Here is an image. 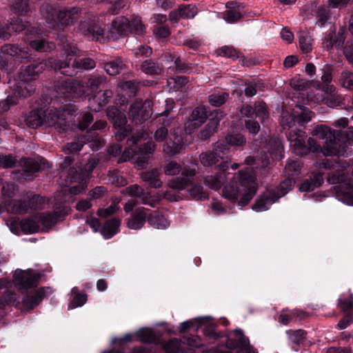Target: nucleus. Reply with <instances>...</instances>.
Here are the masks:
<instances>
[{
  "label": "nucleus",
  "instance_id": "nucleus-1",
  "mask_svg": "<svg viewBox=\"0 0 353 353\" xmlns=\"http://www.w3.org/2000/svg\"><path fill=\"white\" fill-rule=\"evenodd\" d=\"M312 134L316 139L323 140L322 148L317 144L313 138L307 139V146L305 144V132L301 130H292L288 134L290 147L299 155L307 154L310 150L313 152L321 151L325 156H347L350 143L336 138V131L330 128L321 125L312 130Z\"/></svg>",
  "mask_w": 353,
  "mask_h": 353
},
{
  "label": "nucleus",
  "instance_id": "nucleus-2",
  "mask_svg": "<svg viewBox=\"0 0 353 353\" xmlns=\"http://www.w3.org/2000/svg\"><path fill=\"white\" fill-rule=\"evenodd\" d=\"M39 277L40 274L32 270H16L13 272L12 283L21 291V299L8 290L12 286L10 281L6 279H0V290H6L0 300V310L6 305L19 306L22 310H30L39 305L46 295V289L39 288L26 294H24L23 290L33 287Z\"/></svg>",
  "mask_w": 353,
  "mask_h": 353
},
{
  "label": "nucleus",
  "instance_id": "nucleus-3",
  "mask_svg": "<svg viewBox=\"0 0 353 353\" xmlns=\"http://www.w3.org/2000/svg\"><path fill=\"white\" fill-rule=\"evenodd\" d=\"M234 180H230L223 190L224 197L231 201H235L239 198V205L241 207L247 205L255 194L257 185L252 169L247 168L239 172Z\"/></svg>",
  "mask_w": 353,
  "mask_h": 353
},
{
  "label": "nucleus",
  "instance_id": "nucleus-4",
  "mask_svg": "<svg viewBox=\"0 0 353 353\" xmlns=\"http://www.w3.org/2000/svg\"><path fill=\"white\" fill-rule=\"evenodd\" d=\"M110 30L105 32L95 20L89 19L80 23L79 29L86 37L103 41L105 40H115L118 35H122L130 28V21L124 17H119L112 20L110 25Z\"/></svg>",
  "mask_w": 353,
  "mask_h": 353
},
{
  "label": "nucleus",
  "instance_id": "nucleus-5",
  "mask_svg": "<svg viewBox=\"0 0 353 353\" xmlns=\"http://www.w3.org/2000/svg\"><path fill=\"white\" fill-rule=\"evenodd\" d=\"M63 54L58 59L59 63L54 64V70L67 76H72L74 71L90 70L95 67V62L90 58L77 59V48L67 43L63 45Z\"/></svg>",
  "mask_w": 353,
  "mask_h": 353
},
{
  "label": "nucleus",
  "instance_id": "nucleus-6",
  "mask_svg": "<svg viewBox=\"0 0 353 353\" xmlns=\"http://www.w3.org/2000/svg\"><path fill=\"white\" fill-rule=\"evenodd\" d=\"M68 213V210L59 205L53 214L50 212L37 213L34 216L21 221V231L26 234L43 232L48 230L57 219Z\"/></svg>",
  "mask_w": 353,
  "mask_h": 353
},
{
  "label": "nucleus",
  "instance_id": "nucleus-7",
  "mask_svg": "<svg viewBox=\"0 0 353 353\" xmlns=\"http://www.w3.org/2000/svg\"><path fill=\"white\" fill-rule=\"evenodd\" d=\"M96 164V161L92 159L86 163L84 171L81 170V172H79L76 170H70L68 174V178L71 183H74L75 184L63 188L61 190L57 193L56 199L60 202L66 201L68 199L66 193L69 192L72 194H78L83 192L85 189L87 181L95 168Z\"/></svg>",
  "mask_w": 353,
  "mask_h": 353
},
{
  "label": "nucleus",
  "instance_id": "nucleus-8",
  "mask_svg": "<svg viewBox=\"0 0 353 353\" xmlns=\"http://www.w3.org/2000/svg\"><path fill=\"white\" fill-rule=\"evenodd\" d=\"M105 77L99 76L89 78L85 81H80L81 85H83L82 89L85 91L82 96L88 97L94 94L92 97L89 98L88 105L89 108L93 111H99L108 103L109 99L112 96L110 90H105L102 93L101 92H97L99 86L105 83Z\"/></svg>",
  "mask_w": 353,
  "mask_h": 353
},
{
  "label": "nucleus",
  "instance_id": "nucleus-9",
  "mask_svg": "<svg viewBox=\"0 0 353 353\" xmlns=\"http://www.w3.org/2000/svg\"><path fill=\"white\" fill-rule=\"evenodd\" d=\"M76 110L77 108L75 105L70 103L43 110L44 125L54 127L60 131L65 130L68 117L72 115Z\"/></svg>",
  "mask_w": 353,
  "mask_h": 353
},
{
  "label": "nucleus",
  "instance_id": "nucleus-10",
  "mask_svg": "<svg viewBox=\"0 0 353 353\" xmlns=\"http://www.w3.org/2000/svg\"><path fill=\"white\" fill-rule=\"evenodd\" d=\"M163 170L165 174L169 176L181 174V176L176 179L170 180L168 183V185L170 188L179 191L185 189L190 182V178L196 174L195 169L182 168L179 164L174 161L168 162L164 165Z\"/></svg>",
  "mask_w": 353,
  "mask_h": 353
},
{
  "label": "nucleus",
  "instance_id": "nucleus-11",
  "mask_svg": "<svg viewBox=\"0 0 353 353\" xmlns=\"http://www.w3.org/2000/svg\"><path fill=\"white\" fill-rule=\"evenodd\" d=\"M8 84L12 95L0 101V112H7L19 99L26 98L33 92V87L30 84L23 81H18L15 78L10 79Z\"/></svg>",
  "mask_w": 353,
  "mask_h": 353
},
{
  "label": "nucleus",
  "instance_id": "nucleus-12",
  "mask_svg": "<svg viewBox=\"0 0 353 353\" xmlns=\"http://www.w3.org/2000/svg\"><path fill=\"white\" fill-rule=\"evenodd\" d=\"M154 138L157 141H165L163 151L170 155H174L179 152L182 148V140L178 133L168 134V130L165 127H161L156 130Z\"/></svg>",
  "mask_w": 353,
  "mask_h": 353
},
{
  "label": "nucleus",
  "instance_id": "nucleus-13",
  "mask_svg": "<svg viewBox=\"0 0 353 353\" xmlns=\"http://www.w3.org/2000/svg\"><path fill=\"white\" fill-rule=\"evenodd\" d=\"M26 199L29 200L28 205L26 203L25 200H13L8 204L7 210L16 214H23L32 210L43 209L46 205L45 199L39 196L27 194Z\"/></svg>",
  "mask_w": 353,
  "mask_h": 353
},
{
  "label": "nucleus",
  "instance_id": "nucleus-14",
  "mask_svg": "<svg viewBox=\"0 0 353 353\" xmlns=\"http://www.w3.org/2000/svg\"><path fill=\"white\" fill-rule=\"evenodd\" d=\"M107 116L112 122L116 130L114 136L118 141L123 140L130 132V128L126 125L127 119L125 115L121 110L116 107H111L108 109Z\"/></svg>",
  "mask_w": 353,
  "mask_h": 353
},
{
  "label": "nucleus",
  "instance_id": "nucleus-15",
  "mask_svg": "<svg viewBox=\"0 0 353 353\" xmlns=\"http://www.w3.org/2000/svg\"><path fill=\"white\" fill-rule=\"evenodd\" d=\"M83 87L80 81H72L68 79L57 81L54 85L55 91L58 94L72 100L82 97V94L85 92L83 89H81Z\"/></svg>",
  "mask_w": 353,
  "mask_h": 353
},
{
  "label": "nucleus",
  "instance_id": "nucleus-16",
  "mask_svg": "<svg viewBox=\"0 0 353 353\" xmlns=\"http://www.w3.org/2000/svg\"><path fill=\"white\" fill-rule=\"evenodd\" d=\"M59 63L58 59L50 58L46 61L35 62L30 64L25 69L23 74H19L15 78L18 81H23L30 84L34 90V86L31 82H29L30 79H33L35 76L41 73L46 67H50L54 70V64Z\"/></svg>",
  "mask_w": 353,
  "mask_h": 353
},
{
  "label": "nucleus",
  "instance_id": "nucleus-17",
  "mask_svg": "<svg viewBox=\"0 0 353 353\" xmlns=\"http://www.w3.org/2000/svg\"><path fill=\"white\" fill-rule=\"evenodd\" d=\"M332 180V183L336 182L343 184L345 187L343 192L337 194V199L346 205H353V181L347 178L344 170H340L334 174Z\"/></svg>",
  "mask_w": 353,
  "mask_h": 353
},
{
  "label": "nucleus",
  "instance_id": "nucleus-18",
  "mask_svg": "<svg viewBox=\"0 0 353 353\" xmlns=\"http://www.w3.org/2000/svg\"><path fill=\"white\" fill-rule=\"evenodd\" d=\"M226 346L230 350L236 349L237 353H256V350L250 346L249 339L239 329L234 331V339H229L226 342Z\"/></svg>",
  "mask_w": 353,
  "mask_h": 353
},
{
  "label": "nucleus",
  "instance_id": "nucleus-19",
  "mask_svg": "<svg viewBox=\"0 0 353 353\" xmlns=\"http://www.w3.org/2000/svg\"><path fill=\"white\" fill-rule=\"evenodd\" d=\"M125 191L129 196L133 198V199L128 201L124 206V210L126 212H129L132 210L136 204L135 200L143 204L148 203V200L150 197L149 194L139 185H131L127 188Z\"/></svg>",
  "mask_w": 353,
  "mask_h": 353
},
{
  "label": "nucleus",
  "instance_id": "nucleus-20",
  "mask_svg": "<svg viewBox=\"0 0 353 353\" xmlns=\"http://www.w3.org/2000/svg\"><path fill=\"white\" fill-rule=\"evenodd\" d=\"M28 54V52L25 49L14 45H6L0 51V66L5 68L7 65V62L9 61V57L25 59Z\"/></svg>",
  "mask_w": 353,
  "mask_h": 353
},
{
  "label": "nucleus",
  "instance_id": "nucleus-21",
  "mask_svg": "<svg viewBox=\"0 0 353 353\" xmlns=\"http://www.w3.org/2000/svg\"><path fill=\"white\" fill-rule=\"evenodd\" d=\"M150 103H148V109L146 103H143L140 100H136L132 103L130 108L129 116L132 121L135 123L142 122L149 118L152 114L151 111L149 110Z\"/></svg>",
  "mask_w": 353,
  "mask_h": 353
},
{
  "label": "nucleus",
  "instance_id": "nucleus-22",
  "mask_svg": "<svg viewBox=\"0 0 353 353\" xmlns=\"http://www.w3.org/2000/svg\"><path fill=\"white\" fill-rule=\"evenodd\" d=\"M74 12V10L59 11L56 12V19L52 14L46 17V21L50 27L61 28L72 22Z\"/></svg>",
  "mask_w": 353,
  "mask_h": 353
},
{
  "label": "nucleus",
  "instance_id": "nucleus-23",
  "mask_svg": "<svg viewBox=\"0 0 353 353\" xmlns=\"http://www.w3.org/2000/svg\"><path fill=\"white\" fill-rule=\"evenodd\" d=\"M28 35L27 41L29 42L31 48L37 51L47 52L54 48L53 43L46 42L44 39L40 38V33L38 30L32 28L28 30Z\"/></svg>",
  "mask_w": 353,
  "mask_h": 353
},
{
  "label": "nucleus",
  "instance_id": "nucleus-24",
  "mask_svg": "<svg viewBox=\"0 0 353 353\" xmlns=\"http://www.w3.org/2000/svg\"><path fill=\"white\" fill-rule=\"evenodd\" d=\"M225 150H228L227 145L222 142H218L212 152L202 153L200 155L201 163L204 166H211L216 163L219 159H223L221 154H223Z\"/></svg>",
  "mask_w": 353,
  "mask_h": 353
},
{
  "label": "nucleus",
  "instance_id": "nucleus-25",
  "mask_svg": "<svg viewBox=\"0 0 353 353\" xmlns=\"http://www.w3.org/2000/svg\"><path fill=\"white\" fill-rule=\"evenodd\" d=\"M276 201L274 196V192L268 190L258 197L254 205L252 206V210L257 212L265 211Z\"/></svg>",
  "mask_w": 353,
  "mask_h": 353
},
{
  "label": "nucleus",
  "instance_id": "nucleus-26",
  "mask_svg": "<svg viewBox=\"0 0 353 353\" xmlns=\"http://www.w3.org/2000/svg\"><path fill=\"white\" fill-rule=\"evenodd\" d=\"M147 217L145 208H139L128 219L127 226L131 230H139L143 226Z\"/></svg>",
  "mask_w": 353,
  "mask_h": 353
},
{
  "label": "nucleus",
  "instance_id": "nucleus-27",
  "mask_svg": "<svg viewBox=\"0 0 353 353\" xmlns=\"http://www.w3.org/2000/svg\"><path fill=\"white\" fill-rule=\"evenodd\" d=\"M207 116V111L204 108H196L190 115L188 128H196L199 127L205 121Z\"/></svg>",
  "mask_w": 353,
  "mask_h": 353
},
{
  "label": "nucleus",
  "instance_id": "nucleus-28",
  "mask_svg": "<svg viewBox=\"0 0 353 353\" xmlns=\"http://www.w3.org/2000/svg\"><path fill=\"white\" fill-rule=\"evenodd\" d=\"M345 30L343 28L339 30L337 37H336L334 32H331L323 39V46L326 48H332L334 46H341L345 41Z\"/></svg>",
  "mask_w": 353,
  "mask_h": 353
},
{
  "label": "nucleus",
  "instance_id": "nucleus-29",
  "mask_svg": "<svg viewBox=\"0 0 353 353\" xmlns=\"http://www.w3.org/2000/svg\"><path fill=\"white\" fill-rule=\"evenodd\" d=\"M323 181L322 174L320 173H314L313 177L303 182L299 190L301 192H311L315 188L319 187Z\"/></svg>",
  "mask_w": 353,
  "mask_h": 353
},
{
  "label": "nucleus",
  "instance_id": "nucleus-30",
  "mask_svg": "<svg viewBox=\"0 0 353 353\" xmlns=\"http://www.w3.org/2000/svg\"><path fill=\"white\" fill-rule=\"evenodd\" d=\"M141 179L151 188H158L162 185V181L159 179V172L157 169L143 172Z\"/></svg>",
  "mask_w": 353,
  "mask_h": 353
},
{
  "label": "nucleus",
  "instance_id": "nucleus-31",
  "mask_svg": "<svg viewBox=\"0 0 353 353\" xmlns=\"http://www.w3.org/2000/svg\"><path fill=\"white\" fill-rule=\"evenodd\" d=\"M182 343L185 347V350H182V353H193L195 348L202 345L200 337L194 335L183 337Z\"/></svg>",
  "mask_w": 353,
  "mask_h": 353
},
{
  "label": "nucleus",
  "instance_id": "nucleus-32",
  "mask_svg": "<svg viewBox=\"0 0 353 353\" xmlns=\"http://www.w3.org/2000/svg\"><path fill=\"white\" fill-rule=\"evenodd\" d=\"M120 226V221L113 219L108 221L101 229V234L105 239H110L117 233Z\"/></svg>",
  "mask_w": 353,
  "mask_h": 353
},
{
  "label": "nucleus",
  "instance_id": "nucleus-33",
  "mask_svg": "<svg viewBox=\"0 0 353 353\" xmlns=\"http://www.w3.org/2000/svg\"><path fill=\"white\" fill-rule=\"evenodd\" d=\"M43 110H33L30 112L26 117L25 121L26 124L32 128H37L42 124H44L43 117Z\"/></svg>",
  "mask_w": 353,
  "mask_h": 353
},
{
  "label": "nucleus",
  "instance_id": "nucleus-34",
  "mask_svg": "<svg viewBox=\"0 0 353 353\" xmlns=\"http://www.w3.org/2000/svg\"><path fill=\"white\" fill-rule=\"evenodd\" d=\"M236 3L232 2L227 3L226 8L228 10L225 12L223 19L230 23H233L241 18V13L239 8H236Z\"/></svg>",
  "mask_w": 353,
  "mask_h": 353
},
{
  "label": "nucleus",
  "instance_id": "nucleus-35",
  "mask_svg": "<svg viewBox=\"0 0 353 353\" xmlns=\"http://www.w3.org/2000/svg\"><path fill=\"white\" fill-rule=\"evenodd\" d=\"M149 223L157 229H165L170 225V222L162 214L154 213L148 216Z\"/></svg>",
  "mask_w": 353,
  "mask_h": 353
},
{
  "label": "nucleus",
  "instance_id": "nucleus-36",
  "mask_svg": "<svg viewBox=\"0 0 353 353\" xmlns=\"http://www.w3.org/2000/svg\"><path fill=\"white\" fill-rule=\"evenodd\" d=\"M269 145L270 156L276 160H281L283 157V148L281 141L279 139L271 140Z\"/></svg>",
  "mask_w": 353,
  "mask_h": 353
},
{
  "label": "nucleus",
  "instance_id": "nucleus-37",
  "mask_svg": "<svg viewBox=\"0 0 353 353\" xmlns=\"http://www.w3.org/2000/svg\"><path fill=\"white\" fill-rule=\"evenodd\" d=\"M225 178L223 173L216 175L208 176L205 179V183L208 188L213 190H218L221 187L222 183Z\"/></svg>",
  "mask_w": 353,
  "mask_h": 353
},
{
  "label": "nucleus",
  "instance_id": "nucleus-38",
  "mask_svg": "<svg viewBox=\"0 0 353 353\" xmlns=\"http://www.w3.org/2000/svg\"><path fill=\"white\" fill-rule=\"evenodd\" d=\"M137 339L141 342L152 343L156 339L153 330L150 328H143L134 334Z\"/></svg>",
  "mask_w": 353,
  "mask_h": 353
},
{
  "label": "nucleus",
  "instance_id": "nucleus-39",
  "mask_svg": "<svg viewBox=\"0 0 353 353\" xmlns=\"http://www.w3.org/2000/svg\"><path fill=\"white\" fill-rule=\"evenodd\" d=\"M166 353H182V350H185L183 345L182 340L171 339L164 345Z\"/></svg>",
  "mask_w": 353,
  "mask_h": 353
},
{
  "label": "nucleus",
  "instance_id": "nucleus-40",
  "mask_svg": "<svg viewBox=\"0 0 353 353\" xmlns=\"http://www.w3.org/2000/svg\"><path fill=\"white\" fill-rule=\"evenodd\" d=\"M124 64L121 60H115L108 62L104 65V69L110 75H116L123 69Z\"/></svg>",
  "mask_w": 353,
  "mask_h": 353
},
{
  "label": "nucleus",
  "instance_id": "nucleus-41",
  "mask_svg": "<svg viewBox=\"0 0 353 353\" xmlns=\"http://www.w3.org/2000/svg\"><path fill=\"white\" fill-rule=\"evenodd\" d=\"M294 181L292 179H286L281 183L277 193L274 192V196L278 200L280 197L287 194L294 186Z\"/></svg>",
  "mask_w": 353,
  "mask_h": 353
},
{
  "label": "nucleus",
  "instance_id": "nucleus-42",
  "mask_svg": "<svg viewBox=\"0 0 353 353\" xmlns=\"http://www.w3.org/2000/svg\"><path fill=\"white\" fill-rule=\"evenodd\" d=\"M339 83L344 88L353 91V72L350 71H343L341 72Z\"/></svg>",
  "mask_w": 353,
  "mask_h": 353
},
{
  "label": "nucleus",
  "instance_id": "nucleus-43",
  "mask_svg": "<svg viewBox=\"0 0 353 353\" xmlns=\"http://www.w3.org/2000/svg\"><path fill=\"white\" fill-rule=\"evenodd\" d=\"M205 318L198 317L192 320L183 322L179 326V331L181 332H185L189 328H194L198 330L203 323Z\"/></svg>",
  "mask_w": 353,
  "mask_h": 353
},
{
  "label": "nucleus",
  "instance_id": "nucleus-44",
  "mask_svg": "<svg viewBox=\"0 0 353 353\" xmlns=\"http://www.w3.org/2000/svg\"><path fill=\"white\" fill-rule=\"evenodd\" d=\"M182 19H193L198 13V8L196 5L189 4L180 7Z\"/></svg>",
  "mask_w": 353,
  "mask_h": 353
},
{
  "label": "nucleus",
  "instance_id": "nucleus-45",
  "mask_svg": "<svg viewBox=\"0 0 353 353\" xmlns=\"http://www.w3.org/2000/svg\"><path fill=\"white\" fill-rule=\"evenodd\" d=\"M293 112L296 115V121L299 123L308 122L312 119V112L307 108L302 109L298 107V110H294Z\"/></svg>",
  "mask_w": 353,
  "mask_h": 353
},
{
  "label": "nucleus",
  "instance_id": "nucleus-46",
  "mask_svg": "<svg viewBox=\"0 0 353 353\" xmlns=\"http://www.w3.org/2000/svg\"><path fill=\"white\" fill-rule=\"evenodd\" d=\"M141 70L148 74H157L161 71V68L155 63L145 61L141 65Z\"/></svg>",
  "mask_w": 353,
  "mask_h": 353
},
{
  "label": "nucleus",
  "instance_id": "nucleus-47",
  "mask_svg": "<svg viewBox=\"0 0 353 353\" xmlns=\"http://www.w3.org/2000/svg\"><path fill=\"white\" fill-rule=\"evenodd\" d=\"M317 23L319 26H324L330 19V10L325 6H321L317 11Z\"/></svg>",
  "mask_w": 353,
  "mask_h": 353
},
{
  "label": "nucleus",
  "instance_id": "nucleus-48",
  "mask_svg": "<svg viewBox=\"0 0 353 353\" xmlns=\"http://www.w3.org/2000/svg\"><path fill=\"white\" fill-rule=\"evenodd\" d=\"M228 97L225 92L212 94L209 96V102L214 106H220L228 100Z\"/></svg>",
  "mask_w": 353,
  "mask_h": 353
},
{
  "label": "nucleus",
  "instance_id": "nucleus-49",
  "mask_svg": "<svg viewBox=\"0 0 353 353\" xmlns=\"http://www.w3.org/2000/svg\"><path fill=\"white\" fill-rule=\"evenodd\" d=\"M296 122H297L296 115L294 112L292 114H284L281 120L282 128L283 130H290L295 125Z\"/></svg>",
  "mask_w": 353,
  "mask_h": 353
},
{
  "label": "nucleus",
  "instance_id": "nucleus-50",
  "mask_svg": "<svg viewBox=\"0 0 353 353\" xmlns=\"http://www.w3.org/2000/svg\"><path fill=\"white\" fill-rule=\"evenodd\" d=\"M301 168V165L299 162L295 161H289L285 167V172L288 176L296 175L300 173Z\"/></svg>",
  "mask_w": 353,
  "mask_h": 353
},
{
  "label": "nucleus",
  "instance_id": "nucleus-51",
  "mask_svg": "<svg viewBox=\"0 0 353 353\" xmlns=\"http://www.w3.org/2000/svg\"><path fill=\"white\" fill-rule=\"evenodd\" d=\"M218 121L216 120L210 121L205 126V129L200 133L202 139H205L211 136L217 129Z\"/></svg>",
  "mask_w": 353,
  "mask_h": 353
},
{
  "label": "nucleus",
  "instance_id": "nucleus-52",
  "mask_svg": "<svg viewBox=\"0 0 353 353\" xmlns=\"http://www.w3.org/2000/svg\"><path fill=\"white\" fill-rule=\"evenodd\" d=\"M225 143L231 146H240L245 143V138L241 134H231L225 137Z\"/></svg>",
  "mask_w": 353,
  "mask_h": 353
},
{
  "label": "nucleus",
  "instance_id": "nucleus-53",
  "mask_svg": "<svg viewBox=\"0 0 353 353\" xmlns=\"http://www.w3.org/2000/svg\"><path fill=\"white\" fill-rule=\"evenodd\" d=\"M23 170L26 172H34L39 171L41 166L34 160L30 159H26L22 161Z\"/></svg>",
  "mask_w": 353,
  "mask_h": 353
},
{
  "label": "nucleus",
  "instance_id": "nucleus-54",
  "mask_svg": "<svg viewBox=\"0 0 353 353\" xmlns=\"http://www.w3.org/2000/svg\"><path fill=\"white\" fill-rule=\"evenodd\" d=\"M245 163L248 165H256L257 168H265L269 163L267 157H249L245 159Z\"/></svg>",
  "mask_w": 353,
  "mask_h": 353
},
{
  "label": "nucleus",
  "instance_id": "nucleus-55",
  "mask_svg": "<svg viewBox=\"0 0 353 353\" xmlns=\"http://www.w3.org/2000/svg\"><path fill=\"white\" fill-rule=\"evenodd\" d=\"M130 28L137 34H143L145 30V26L142 23L141 18L139 17H134L130 21Z\"/></svg>",
  "mask_w": 353,
  "mask_h": 353
},
{
  "label": "nucleus",
  "instance_id": "nucleus-56",
  "mask_svg": "<svg viewBox=\"0 0 353 353\" xmlns=\"http://www.w3.org/2000/svg\"><path fill=\"white\" fill-rule=\"evenodd\" d=\"M216 53L218 54V55L225 57L233 59L238 57L237 51L230 46H223L222 48L216 50Z\"/></svg>",
  "mask_w": 353,
  "mask_h": 353
},
{
  "label": "nucleus",
  "instance_id": "nucleus-57",
  "mask_svg": "<svg viewBox=\"0 0 353 353\" xmlns=\"http://www.w3.org/2000/svg\"><path fill=\"white\" fill-rule=\"evenodd\" d=\"M287 334L290 340L295 344H299L305 336V332L302 330H290L287 332Z\"/></svg>",
  "mask_w": 353,
  "mask_h": 353
},
{
  "label": "nucleus",
  "instance_id": "nucleus-58",
  "mask_svg": "<svg viewBox=\"0 0 353 353\" xmlns=\"http://www.w3.org/2000/svg\"><path fill=\"white\" fill-rule=\"evenodd\" d=\"M77 291V288L72 289V292L76 294L72 303L73 307H81L86 302V295L85 294H79Z\"/></svg>",
  "mask_w": 353,
  "mask_h": 353
},
{
  "label": "nucleus",
  "instance_id": "nucleus-59",
  "mask_svg": "<svg viewBox=\"0 0 353 353\" xmlns=\"http://www.w3.org/2000/svg\"><path fill=\"white\" fill-rule=\"evenodd\" d=\"M16 162V159L11 154H0V167L8 168L12 167Z\"/></svg>",
  "mask_w": 353,
  "mask_h": 353
},
{
  "label": "nucleus",
  "instance_id": "nucleus-60",
  "mask_svg": "<svg viewBox=\"0 0 353 353\" xmlns=\"http://www.w3.org/2000/svg\"><path fill=\"white\" fill-rule=\"evenodd\" d=\"M20 223L21 221L17 218H11L6 222V224L9 227L10 231L15 234H19L20 231H21Z\"/></svg>",
  "mask_w": 353,
  "mask_h": 353
},
{
  "label": "nucleus",
  "instance_id": "nucleus-61",
  "mask_svg": "<svg viewBox=\"0 0 353 353\" xmlns=\"http://www.w3.org/2000/svg\"><path fill=\"white\" fill-rule=\"evenodd\" d=\"M254 112L256 117L263 121L268 117V113L266 110V105L265 103H259L255 105Z\"/></svg>",
  "mask_w": 353,
  "mask_h": 353
},
{
  "label": "nucleus",
  "instance_id": "nucleus-62",
  "mask_svg": "<svg viewBox=\"0 0 353 353\" xmlns=\"http://www.w3.org/2000/svg\"><path fill=\"white\" fill-rule=\"evenodd\" d=\"M118 203H113L108 208L98 210L97 214L101 217L110 216L119 210Z\"/></svg>",
  "mask_w": 353,
  "mask_h": 353
},
{
  "label": "nucleus",
  "instance_id": "nucleus-63",
  "mask_svg": "<svg viewBox=\"0 0 353 353\" xmlns=\"http://www.w3.org/2000/svg\"><path fill=\"white\" fill-rule=\"evenodd\" d=\"M13 10L18 14H24L28 10V3L27 0H21L13 4Z\"/></svg>",
  "mask_w": 353,
  "mask_h": 353
},
{
  "label": "nucleus",
  "instance_id": "nucleus-64",
  "mask_svg": "<svg viewBox=\"0 0 353 353\" xmlns=\"http://www.w3.org/2000/svg\"><path fill=\"white\" fill-rule=\"evenodd\" d=\"M27 27L26 24L24 23L22 20L19 18H17L10 23V28H12L15 32H21L25 30Z\"/></svg>",
  "mask_w": 353,
  "mask_h": 353
}]
</instances>
